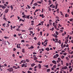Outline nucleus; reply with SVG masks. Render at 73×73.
I'll use <instances>...</instances> for the list:
<instances>
[{"mask_svg":"<svg viewBox=\"0 0 73 73\" xmlns=\"http://www.w3.org/2000/svg\"><path fill=\"white\" fill-rule=\"evenodd\" d=\"M37 3H38V4H41V2L40 1H37Z\"/></svg>","mask_w":73,"mask_h":73,"instance_id":"8fccbe9b","label":"nucleus"},{"mask_svg":"<svg viewBox=\"0 0 73 73\" xmlns=\"http://www.w3.org/2000/svg\"><path fill=\"white\" fill-rule=\"evenodd\" d=\"M9 24H7V25L6 26V27H7V28H8L9 27Z\"/></svg>","mask_w":73,"mask_h":73,"instance_id":"2f4dec72","label":"nucleus"},{"mask_svg":"<svg viewBox=\"0 0 73 73\" xmlns=\"http://www.w3.org/2000/svg\"><path fill=\"white\" fill-rule=\"evenodd\" d=\"M45 50H47L48 51H49V48L48 47L45 48Z\"/></svg>","mask_w":73,"mask_h":73,"instance_id":"f3484780","label":"nucleus"},{"mask_svg":"<svg viewBox=\"0 0 73 73\" xmlns=\"http://www.w3.org/2000/svg\"><path fill=\"white\" fill-rule=\"evenodd\" d=\"M29 16H30V15H28L27 16L26 15V18L28 19H29Z\"/></svg>","mask_w":73,"mask_h":73,"instance_id":"6ab92c4d","label":"nucleus"},{"mask_svg":"<svg viewBox=\"0 0 73 73\" xmlns=\"http://www.w3.org/2000/svg\"><path fill=\"white\" fill-rule=\"evenodd\" d=\"M15 16V15H11L10 17V18H12V17H14Z\"/></svg>","mask_w":73,"mask_h":73,"instance_id":"c03bdc74","label":"nucleus"},{"mask_svg":"<svg viewBox=\"0 0 73 73\" xmlns=\"http://www.w3.org/2000/svg\"><path fill=\"white\" fill-rule=\"evenodd\" d=\"M34 38V40H37V38H36V37H35Z\"/></svg>","mask_w":73,"mask_h":73,"instance_id":"bf43d9fd","label":"nucleus"},{"mask_svg":"<svg viewBox=\"0 0 73 73\" xmlns=\"http://www.w3.org/2000/svg\"><path fill=\"white\" fill-rule=\"evenodd\" d=\"M67 68H68V67L66 66H65L62 67V70H64V69L66 70L67 69Z\"/></svg>","mask_w":73,"mask_h":73,"instance_id":"20e7f679","label":"nucleus"},{"mask_svg":"<svg viewBox=\"0 0 73 73\" xmlns=\"http://www.w3.org/2000/svg\"><path fill=\"white\" fill-rule=\"evenodd\" d=\"M49 23L50 24V25H52V23H51V22H49Z\"/></svg>","mask_w":73,"mask_h":73,"instance_id":"69168bd1","label":"nucleus"},{"mask_svg":"<svg viewBox=\"0 0 73 73\" xmlns=\"http://www.w3.org/2000/svg\"><path fill=\"white\" fill-rule=\"evenodd\" d=\"M48 11H51V9H51V8H50V7H48Z\"/></svg>","mask_w":73,"mask_h":73,"instance_id":"aec40b11","label":"nucleus"},{"mask_svg":"<svg viewBox=\"0 0 73 73\" xmlns=\"http://www.w3.org/2000/svg\"><path fill=\"white\" fill-rule=\"evenodd\" d=\"M58 61H59L60 62V61H61V59H60V58H58Z\"/></svg>","mask_w":73,"mask_h":73,"instance_id":"a878e982","label":"nucleus"},{"mask_svg":"<svg viewBox=\"0 0 73 73\" xmlns=\"http://www.w3.org/2000/svg\"><path fill=\"white\" fill-rule=\"evenodd\" d=\"M31 49H33L34 48V47L33 46H31Z\"/></svg>","mask_w":73,"mask_h":73,"instance_id":"603ef678","label":"nucleus"},{"mask_svg":"<svg viewBox=\"0 0 73 73\" xmlns=\"http://www.w3.org/2000/svg\"><path fill=\"white\" fill-rule=\"evenodd\" d=\"M52 6H53V4H52L51 5H50V8H52Z\"/></svg>","mask_w":73,"mask_h":73,"instance_id":"6e6d98bb","label":"nucleus"},{"mask_svg":"<svg viewBox=\"0 0 73 73\" xmlns=\"http://www.w3.org/2000/svg\"><path fill=\"white\" fill-rule=\"evenodd\" d=\"M3 19V20H7V18H6L5 17H4Z\"/></svg>","mask_w":73,"mask_h":73,"instance_id":"13d9d810","label":"nucleus"},{"mask_svg":"<svg viewBox=\"0 0 73 73\" xmlns=\"http://www.w3.org/2000/svg\"><path fill=\"white\" fill-rule=\"evenodd\" d=\"M64 57H65V56H61V58H62V59H63V58H64Z\"/></svg>","mask_w":73,"mask_h":73,"instance_id":"c756f323","label":"nucleus"},{"mask_svg":"<svg viewBox=\"0 0 73 73\" xmlns=\"http://www.w3.org/2000/svg\"><path fill=\"white\" fill-rule=\"evenodd\" d=\"M39 69H41V64H39L38 65Z\"/></svg>","mask_w":73,"mask_h":73,"instance_id":"ddd939ff","label":"nucleus"},{"mask_svg":"<svg viewBox=\"0 0 73 73\" xmlns=\"http://www.w3.org/2000/svg\"><path fill=\"white\" fill-rule=\"evenodd\" d=\"M21 62H22V63H23V64H25V63L26 62V61L24 60H22L21 61Z\"/></svg>","mask_w":73,"mask_h":73,"instance_id":"6e6552de","label":"nucleus"},{"mask_svg":"<svg viewBox=\"0 0 73 73\" xmlns=\"http://www.w3.org/2000/svg\"><path fill=\"white\" fill-rule=\"evenodd\" d=\"M66 65L67 66H69V64H68V63H66Z\"/></svg>","mask_w":73,"mask_h":73,"instance_id":"4c0bfd02","label":"nucleus"},{"mask_svg":"<svg viewBox=\"0 0 73 73\" xmlns=\"http://www.w3.org/2000/svg\"><path fill=\"white\" fill-rule=\"evenodd\" d=\"M59 56V55L58 54H56V55L54 56L53 58H57Z\"/></svg>","mask_w":73,"mask_h":73,"instance_id":"f03ea898","label":"nucleus"},{"mask_svg":"<svg viewBox=\"0 0 73 73\" xmlns=\"http://www.w3.org/2000/svg\"><path fill=\"white\" fill-rule=\"evenodd\" d=\"M6 25V24L5 23H4L2 25L3 26V27H5V25Z\"/></svg>","mask_w":73,"mask_h":73,"instance_id":"b1692460","label":"nucleus"},{"mask_svg":"<svg viewBox=\"0 0 73 73\" xmlns=\"http://www.w3.org/2000/svg\"><path fill=\"white\" fill-rule=\"evenodd\" d=\"M32 28H29V31H31V30H32Z\"/></svg>","mask_w":73,"mask_h":73,"instance_id":"a18cd8bd","label":"nucleus"},{"mask_svg":"<svg viewBox=\"0 0 73 73\" xmlns=\"http://www.w3.org/2000/svg\"><path fill=\"white\" fill-rule=\"evenodd\" d=\"M57 3V1H55V4H56V5H55V9H57V7H58V4Z\"/></svg>","mask_w":73,"mask_h":73,"instance_id":"7ed1b4c3","label":"nucleus"},{"mask_svg":"<svg viewBox=\"0 0 73 73\" xmlns=\"http://www.w3.org/2000/svg\"><path fill=\"white\" fill-rule=\"evenodd\" d=\"M56 65H54L53 66V67H54V68H56Z\"/></svg>","mask_w":73,"mask_h":73,"instance_id":"de8ad7c7","label":"nucleus"},{"mask_svg":"<svg viewBox=\"0 0 73 73\" xmlns=\"http://www.w3.org/2000/svg\"><path fill=\"white\" fill-rule=\"evenodd\" d=\"M23 18H25V19L27 18V15H24L23 16Z\"/></svg>","mask_w":73,"mask_h":73,"instance_id":"4468645a","label":"nucleus"},{"mask_svg":"<svg viewBox=\"0 0 73 73\" xmlns=\"http://www.w3.org/2000/svg\"><path fill=\"white\" fill-rule=\"evenodd\" d=\"M45 67H46V68H48V66H48V65H46L44 66Z\"/></svg>","mask_w":73,"mask_h":73,"instance_id":"49530a36","label":"nucleus"},{"mask_svg":"<svg viewBox=\"0 0 73 73\" xmlns=\"http://www.w3.org/2000/svg\"><path fill=\"white\" fill-rule=\"evenodd\" d=\"M48 2L49 3H48V5H50L51 4H52V3H51V1L50 0H49Z\"/></svg>","mask_w":73,"mask_h":73,"instance_id":"dca6fc26","label":"nucleus"},{"mask_svg":"<svg viewBox=\"0 0 73 73\" xmlns=\"http://www.w3.org/2000/svg\"><path fill=\"white\" fill-rule=\"evenodd\" d=\"M20 31H22V32H25V30H20Z\"/></svg>","mask_w":73,"mask_h":73,"instance_id":"680f3d73","label":"nucleus"},{"mask_svg":"<svg viewBox=\"0 0 73 73\" xmlns=\"http://www.w3.org/2000/svg\"><path fill=\"white\" fill-rule=\"evenodd\" d=\"M42 32H40V36H41L42 35Z\"/></svg>","mask_w":73,"mask_h":73,"instance_id":"e2e57ef3","label":"nucleus"},{"mask_svg":"<svg viewBox=\"0 0 73 73\" xmlns=\"http://www.w3.org/2000/svg\"><path fill=\"white\" fill-rule=\"evenodd\" d=\"M72 20H73L72 19H70V21H72Z\"/></svg>","mask_w":73,"mask_h":73,"instance_id":"0e129e2a","label":"nucleus"},{"mask_svg":"<svg viewBox=\"0 0 73 73\" xmlns=\"http://www.w3.org/2000/svg\"><path fill=\"white\" fill-rule=\"evenodd\" d=\"M58 43L59 44H61V40H59V41L58 42Z\"/></svg>","mask_w":73,"mask_h":73,"instance_id":"a211bd4d","label":"nucleus"},{"mask_svg":"<svg viewBox=\"0 0 73 73\" xmlns=\"http://www.w3.org/2000/svg\"><path fill=\"white\" fill-rule=\"evenodd\" d=\"M73 70V68H71L70 69V72H71Z\"/></svg>","mask_w":73,"mask_h":73,"instance_id":"c85d7f7f","label":"nucleus"},{"mask_svg":"<svg viewBox=\"0 0 73 73\" xmlns=\"http://www.w3.org/2000/svg\"><path fill=\"white\" fill-rule=\"evenodd\" d=\"M66 46V44H64V45H63V48H64V47H65Z\"/></svg>","mask_w":73,"mask_h":73,"instance_id":"338daca9","label":"nucleus"},{"mask_svg":"<svg viewBox=\"0 0 73 73\" xmlns=\"http://www.w3.org/2000/svg\"><path fill=\"white\" fill-rule=\"evenodd\" d=\"M68 42V40L67 39L65 40V43L66 44H67Z\"/></svg>","mask_w":73,"mask_h":73,"instance_id":"9b49d317","label":"nucleus"},{"mask_svg":"<svg viewBox=\"0 0 73 73\" xmlns=\"http://www.w3.org/2000/svg\"><path fill=\"white\" fill-rule=\"evenodd\" d=\"M37 44V45H39V46H40L41 44V43L40 42H38V43Z\"/></svg>","mask_w":73,"mask_h":73,"instance_id":"412c9836","label":"nucleus"},{"mask_svg":"<svg viewBox=\"0 0 73 73\" xmlns=\"http://www.w3.org/2000/svg\"><path fill=\"white\" fill-rule=\"evenodd\" d=\"M55 28V29H56V28H57V26H56V25H55L54 26Z\"/></svg>","mask_w":73,"mask_h":73,"instance_id":"5fc2aeb1","label":"nucleus"},{"mask_svg":"<svg viewBox=\"0 0 73 73\" xmlns=\"http://www.w3.org/2000/svg\"><path fill=\"white\" fill-rule=\"evenodd\" d=\"M55 18L56 19H60V18L57 16H56L55 17Z\"/></svg>","mask_w":73,"mask_h":73,"instance_id":"7c9ffc66","label":"nucleus"},{"mask_svg":"<svg viewBox=\"0 0 73 73\" xmlns=\"http://www.w3.org/2000/svg\"><path fill=\"white\" fill-rule=\"evenodd\" d=\"M4 38L5 39L9 38V37H7V36H4Z\"/></svg>","mask_w":73,"mask_h":73,"instance_id":"09e8293b","label":"nucleus"},{"mask_svg":"<svg viewBox=\"0 0 73 73\" xmlns=\"http://www.w3.org/2000/svg\"><path fill=\"white\" fill-rule=\"evenodd\" d=\"M34 6H37V3H35L34 4Z\"/></svg>","mask_w":73,"mask_h":73,"instance_id":"5701e85b","label":"nucleus"},{"mask_svg":"<svg viewBox=\"0 0 73 73\" xmlns=\"http://www.w3.org/2000/svg\"><path fill=\"white\" fill-rule=\"evenodd\" d=\"M20 30H20L19 29H16V31H20Z\"/></svg>","mask_w":73,"mask_h":73,"instance_id":"58836bf2","label":"nucleus"},{"mask_svg":"<svg viewBox=\"0 0 73 73\" xmlns=\"http://www.w3.org/2000/svg\"><path fill=\"white\" fill-rule=\"evenodd\" d=\"M63 45H64V43H62L61 44V46H63Z\"/></svg>","mask_w":73,"mask_h":73,"instance_id":"052dcab7","label":"nucleus"},{"mask_svg":"<svg viewBox=\"0 0 73 73\" xmlns=\"http://www.w3.org/2000/svg\"><path fill=\"white\" fill-rule=\"evenodd\" d=\"M47 27H48V28H49V24H48L46 26Z\"/></svg>","mask_w":73,"mask_h":73,"instance_id":"4d7b16f0","label":"nucleus"},{"mask_svg":"<svg viewBox=\"0 0 73 73\" xmlns=\"http://www.w3.org/2000/svg\"><path fill=\"white\" fill-rule=\"evenodd\" d=\"M1 7L2 9H5L6 8L5 7L2 5H0V8Z\"/></svg>","mask_w":73,"mask_h":73,"instance_id":"39448f33","label":"nucleus"},{"mask_svg":"<svg viewBox=\"0 0 73 73\" xmlns=\"http://www.w3.org/2000/svg\"><path fill=\"white\" fill-rule=\"evenodd\" d=\"M21 42H25V40H21Z\"/></svg>","mask_w":73,"mask_h":73,"instance_id":"ea45409f","label":"nucleus"},{"mask_svg":"<svg viewBox=\"0 0 73 73\" xmlns=\"http://www.w3.org/2000/svg\"><path fill=\"white\" fill-rule=\"evenodd\" d=\"M26 61L27 62H29V60H28V59H26Z\"/></svg>","mask_w":73,"mask_h":73,"instance_id":"393cba45","label":"nucleus"},{"mask_svg":"<svg viewBox=\"0 0 73 73\" xmlns=\"http://www.w3.org/2000/svg\"><path fill=\"white\" fill-rule=\"evenodd\" d=\"M39 10H40V9H37L36 10L35 12H38V11H39Z\"/></svg>","mask_w":73,"mask_h":73,"instance_id":"473e14b6","label":"nucleus"},{"mask_svg":"<svg viewBox=\"0 0 73 73\" xmlns=\"http://www.w3.org/2000/svg\"><path fill=\"white\" fill-rule=\"evenodd\" d=\"M21 65L22 67H24L25 65V64H21Z\"/></svg>","mask_w":73,"mask_h":73,"instance_id":"e433bc0d","label":"nucleus"},{"mask_svg":"<svg viewBox=\"0 0 73 73\" xmlns=\"http://www.w3.org/2000/svg\"><path fill=\"white\" fill-rule=\"evenodd\" d=\"M11 10H12L13 9V6L12 5L11 6Z\"/></svg>","mask_w":73,"mask_h":73,"instance_id":"37998d69","label":"nucleus"},{"mask_svg":"<svg viewBox=\"0 0 73 73\" xmlns=\"http://www.w3.org/2000/svg\"><path fill=\"white\" fill-rule=\"evenodd\" d=\"M60 13L61 14V15H62V16H64L63 15V14H62V12L61 11H60Z\"/></svg>","mask_w":73,"mask_h":73,"instance_id":"cd10ccee","label":"nucleus"},{"mask_svg":"<svg viewBox=\"0 0 73 73\" xmlns=\"http://www.w3.org/2000/svg\"><path fill=\"white\" fill-rule=\"evenodd\" d=\"M61 64L62 65H63V61L62 60L61 61Z\"/></svg>","mask_w":73,"mask_h":73,"instance_id":"3c124183","label":"nucleus"},{"mask_svg":"<svg viewBox=\"0 0 73 73\" xmlns=\"http://www.w3.org/2000/svg\"><path fill=\"white\" fill-rule=\"evenodd\" d=\"M22 52L23 53H25V50L24 49H22Z\"/></svg>","mask_w":73,"mask_h":73,"instance_id":"4be33fe9","label":"nucleus"},{"mask_svg":"<svg viewBox=\"0 0 73 73\" xmlns=\"http://www.w3.org/2000/svg\"><path fill=\"white\" fill-rule=\"evenodd\" d=\"M27 6L28 7V8L29 9H30V8H31V7H30V6L29 5H27Z\"/></svg>","mask_w":73,"mask_h":73,"instance_id":"a19ab883","label":"nucleus"},{"mask_svg":"<svg viewBox=\"0 0 73 73\" xmlns=\"http://www.w3.org/2000/svg\"><path fill=\"white\" fill-rule=\"evenodd\" d=\"M8 11H9V9H5V12L6 13H7L8 12Z\"/></svg>","mask_w":73,"mask_h":73,"instance_id":"0eeeda50","label":"nucleus"},{"mask_svg":"<svg viewBox=\"0 0 73 73\" xmlns=\"http://www.w3.org/2000/svg\"><path fill=\"white\" fill-rule=\"evenodd\" d=\"M54 37H55L56 38H57V35H55L54 36Z\"/></svg>","mask_w":73,"mask_h":73,"instance_id":"79ce46f5","label":"nucleus"},{"mask_svg":"<svg viewBox=\"0 0 73 73\" xmlns=\"http://www.w3.org/2000/svg\"><path fill=\"white\" fill-rule=\"evenodd\" d=\"M16 50V49L15 48H13V51H15Z\"/></svg>","mask_w":73,"mask_h":73,"instance_id":"774afa93","label":"nucleus"},{"mask_svg":"<svg viewBox=\"0 0 73 73\" xmlns=\"http://www.w3.org/2000/svg\"><path fill=\"white\" fill-rule=\"evenodd\" d=\"M35 60H37V58L36 57H34Z\"/></svg>","mask_w":73,"mask_h":73,"instance_id":"72a5a7b5","label":"nucleus"},{"mask_svg":"<svg viewBox=\"0 0 73 73\" xmlns=\"http://www.w3.org/2000/svg\"><path fill=\"white\" fill-rule=\"evenodd\" d=\"M66 58V59L67 60V61H68V60H69V58H68V57H67Z\"/></svg>","mask_w":73,"mask_h":73,"instance_id":"864d4df0","label":"nucleus"},{"mask_svg":"<svg viewBox=\"0 0 73 73\" xmlns=\"http://www.w3.org/2000/svg\"><path fill=\"white\" fill-rule=\"evenodd\" d=\"M35 65V64L33 63V64H31V66H32L33 67V66H34Z\"/></svg>","mask_w":73,"mask_h":73,"instance_id":"bb28decb","label":"nucleus"},{"mask_svg":"<svg viewBox=\"0 0 73 73\" xmlns=\"http://www.w3.org/2000/svg\"><path fill=\"white\" fill-rule=\"evenodd\" d=\"M39 16H40V17H42V18H44V17H45L44 16V14H42V15H39Z\"/></svg>","mask_w":73,"mask_h":73,"instance_id":"9d476101","label":"nucleus"},{"mask_svg":"<svg viewBox=\"0 0 73 73\" xmlns=\"http://www.w3.org/2000/svg\"><path fill=\"white\" fill-rule=\"evenodd\" d=\"M56 34L57 35H58V33L57 31H56Z\"/></svg>","mask_w":73,"mask_h":73,"instance_id":"f704fd0d","label":"nucleus"},{"mask_svg":"<svg viewBox=\"0 0 73 73\" xmlns=\"http://www.w3.org/2000/svg\"><path fill=\"white\" fill-rule=\"evenodd\" d=\"M28 73H32V72H31L29 70L27 71Z\"/></svg>","mask_w":73,"mask_h":73,"instance_id":"c9c22d12","label":"nucleus"},{"mask_svg":"<svg viewBox=\"0 0 73 73\" xmlns=\"http://www.w3.org/2000/svg\"><path fill=\"white\" fill-rule=\"evenodd\" d=\"M7 70L9 71L10 72H12V71H13V68L12 67H10L9 69H7Z\"/></svg>","mask_w":73,"mask_h":73,"instance_id":"f257e3e1","label":"nucleus"},{"mask_svg":"<svg viewBox=\"0 0 73 73\" xmlns=\"http://www.w3.org/2000/svg\"><path fill=\"white\" fill-rule=\"evenodd\" d=\"M47 41H48V40L47 39H46L44 41V43L46 44V45H47V43H48Z\"/></svg>","mask_w":73,"mask_h":73,"instance_id":"423d86ee","label":"nucleus"},{"mask_svg":"<svg viewBox=\"0 0 73 73\" xmlns=\"http://www.w3.org/2000/svg\"><path fill=\"white\" fill-rule=\"evenodd\" d=\"M50 71V69H48L47 70L46 72H49Z\"/></svg>","mask_w":73,"mask_h":73,"instance_id":"2eb2a0df","label":"nucleus"},{"mask_svg":"<svg viewBox=\"0 0 73 73\" xmlns=\"http://www.w3.org/2000/svg\"><path fill=\"white\" fill-rule=\"evenodd\" d=\"M17 48H20V49L21 48V47H20V46H19V44H17Z\"/></svg>","mask_w":73,"mask_h":73,"instance_id":"f8f14e48","label":"nucleus"},{"mask_svg":"<svg viewBox=\"0 0 73 73\" xmlns=\"http://www.w3.org/2000/svg\"><path fill=\"white\" fill-rule=\"evenodd\" d=\"M52 62L53 63V64H56V61L55 60H53Z\"/></svg>","mask_w":73,"mask_h":73,"instance_id":"1a4fd4ad","label":"nucleus"}]
</instances>
